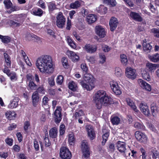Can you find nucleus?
I'll return each instance as SVG.
<instances>
[{
	"instance_id": "f03ea898",
	"label": "nucleus",
	"mask_w": 159,
	"mask_h": 159,
	"mask_svg": "<svg viewBox=\"0 0 159 159\" xmlns=\"http://www.w3.org/2000/svg\"><path fill=\"white\" fill-rule=\"evenodd\" d=\"M84 80L88 84L84 83V80H81L80 84L82 87L88 91L92 90L95 87L94 78L90 74L85 73L84 76Z\"/></svg>"
},
{
	"instance_id": "20e7f679",
	"label": "nucleus",
	"mask_w": 159,
	"mask_h": 159,
	"mask_svg": "<svg viewBox=\"0 0 159 159\" xmlns=\"http://www.w3.org/2000/svg\"><path fill=\"white\" fill-rule=\"evenodd\" d=\"M59 155L62 159H70L72 157L71 152L68 148L65 147L61 148Z\"/></svg>"
},
{
	"instance_id": "864d4df0",
	"label": "nucleus",
	"mask_w": 159,
	"mask_h": 159,
	"mask_svg": "<svg viewBox=\"0 0 159 159\" xmlns=\"http://www.w3.org/2000/svg\"><path fill=\"white\" fill-rule=\"evenodd\" d=\"M64 80V77L62 75L58 76L56 79V83L59 85H61L62 84Z\"/></svg>"
},
{
	"instance_id": "2eb2a0df",
	"label": "nucleus",
	"mask_w": 159,
	"mask_h": 159,
	"mask_svg": "<svg viewBox=\"0 0 159 159\" xmlns=\"http://www.w3.org/2000/svg\"><path fill=\"white\" fill-rule=\"evenodd\" d=\"M140 109L142 112L145 115L148 116L150 114L149 111L146 103L142 102L140 104Z\"/></svg>"
},
{
	"instance_id": "4be33fe9",
	"label": "nucleus",
	"mask_w": 159,
	"mask_h": 159,
	"mask_svg": "<svg viewBox=\"0 0 159 159\" xmlns=\"http://www.w3.org/2000/svg\"><path fill=\"white\" fill-rule=\"evenodd\" d=\"M19 100V98L17 97H15L14 99L11 101L10 103L8 106V107L9 108L13 109L16 108L18 105V102Z\"/></svg>"
},
{
	"instance_id": "e2e57ef3",
	"label": "nucleus",
	"mask_w": 159,
	"mask_h": 159,
	"mask_svg": "<svg viewBox=\"0 0 159 159\" xmlns=\"http://www.w3.org/2000/svg\"><path fill=\"white\" fill-rule=\"evenodd\" d=\"M95 101L96 106L97 108L98 109H100L102 107V103L101 102V100H94Z\"/></svg>"
},
{
	"instance_id": "37998d69",
	"label": "nucleus",
	"mask_w": 159,
	"mask_h": 159,
	"mask_svg": "<svg viewBox=\"0 0 159 159\" xmlns=\"http://www.w3.org/2000/svg\"><path fill=\"white\" fill-rule=\"evenodd\" d=\"M5 7L7 9H10L12 6V3L11 0H4L3 1Z\"/></svg>"
},
{
	"instance_id": "aec40b11",
	"label": "nucleus",
	"mask_w": 159,
	"mask_h": 159,
	"mask_svg": "<svg viewBox=\"0 0 159 159\" xmlns=\"http://www.w3.org/2000/svg\"><path fill=\"white\" fill-rule=\"evenodd\" d=\"M106 93L105 91L102 90L98 91L95 94L93 100H101V99L105 96Z\"/></svg>"
},
{
	"instance_id": "f257e3e1",
	"label": "nucleus",
	"mask_w": 159,
	"mask_h": 159,
	"mask_svg": "<svg viewBox=\"0 0 159 159\" xmlns=\"http://www.w3.org/2000/svg\"><path fill=\"white\" fill-rule=\"evenodd\" d=\"M36 65L40 71L48 74L52 73L54 71L51 56L45 55L38 58Z\"/></svg>"
},
{
	"instance_id": "79ce46f5",
	"label": "nucleus",
	"mask_w": 159,
	"mask_h": 159,
	"mask_svg": "<svg viewBox=\"0 0 159 159\" xmlns=\"http://www.w3.org/2000/svg\"><path fill=\"white\" fill-rule=\"evenodd\" d=\"M131 17L134 20L139 21V14L135 12L131 11L130 14Z\"/></svg>"
},
{
	"instance_id": "423d86ee",
	"label": "nucleus",
	"mask_w": 159,
	"mask_h": 159,
	"mask_svg": "<svg viewBox=\"0 0 159 159\" xmlns=\"http://www.w3.org/2000/svg\"><path fill=\"white\" fill-rule=\"evenodd\" d=\"M62 108L61 106H57L54 111V119L56 124L59 123L62 119Z\"/></svg>"
},
{
	"instance_id": "c756f323",
	"label": "nucleus",
	"mask_w": 159,
	"mask_h": 159,
	"mask_svg": "<svg viewBox=\"0 0 159 159\" xmlns=\"http://www.w3.org/2000/svg\"><path fill=\"white\" fill-rule=\"evenodd\" d=\"M33 14L36 16H42L43 11L40 8H36L32 10Z\"/></svg>"
},
{
	"instance_id": "473e14b6",
	"label": "nucleus",
	"mask_w": 159,
	"mask_h": 159,
	"mask_svg": "<svg viewBox=\"0 0 159 159\" xmlns=\"http://www.w3.org/2000/svg\"><path fill=\"white\" fill-rule=\"evenodd\" d=\"M141 71L142 77L144 79L148 81L150 80L151 79L148 73L144 69H141Z\"/></svg>"
},
{
	"instance_id": "f3484780",
	"label": "nucleus",
	"mask_w": 159,
	"mask_h": 159,
	"mask_svg": "<svg viewBox=\"0 0 159 159\" xmlns=\"http://www.w3.org/2000/svg\"><path fill=\"white\" fill-rule=\"evenodd\" d=\"M143 50L147 53L150 52L152 49V46L150 43H147L146 39H144L142 43Z\"/></svg>"
},
{
	"instance_id": "ea45409f",
	"label": "nucleus",
	"mask_w": 159,
	"mask_h": 159,
	"mask_svg": "<svg viewBox=\"0 0 159 159\" xmlns=\"http://www.w3.org/2000/svg\"><path fill=\"white\" fill-rule=\"evenodd\" d=\"M28 86L29 90H36L38 87L37 84L34 83V81L29 82Z\"/></svg>"
},
{
	"instance_id": "8fccbe9b",
	"label": "nucleus",
	"mask_w": 159,
	"mask_h": 159,
	"mask_svg": "<svg viewBox=\"0 0 159 159\" xmlns=\"http://www.w3.org/2000/svg\"><path fill=\"white\" fill-rule=\"evenodd\" d=\"M48 6L49 10L51 11H53L56 8L55 2H49L48 4Z\"/></svg>"
},
{
	"instance_id": "774afa93",
	"label": "nucleus",
	"mask_w": 159,
	"mask_h": 159,
	"mask_svg": "<svg viewBox=\"0 0 159 159\" xmlns=\"http://www.w3.org/2000/svg\"><path fill=\"white\" fill-rule=\"evenodd\" d=\"M5 141L7 144L9 146H11L13 144V140L7 137L5 139Z\"/></svg>"
},
{
	"instance_id": "c9c22d12",
	"label": "nucleus",
	"mask_w": 159,
	"mask_h": 159,
	"mask_svg": "<svg viewBox=\"0 0 159 159\" xmlns=\"http://www.w3.org/2000/svg\"><path fill=\"white\" fill-rule=\"evenodd\" d=\"M81 6V3L78 1H76L70 4V7L72 9H77Z\"/></svg>"
},
{
	"instance_id": "680f3d73",
	"label": "nucleus",
	"mask_w": 159,
	"mask_h": 159,
	"mask_svg": "<svg viewBox=\"0 0 159 159\" xmlns=\"http://www.w3.org/2000/svg\"><path fill=\"white\" fill-rule=\"evenodd\" d=\"M26 78L27 81L29 82L34 81V77L31 74L29 73L27 74L26 75Z\"/></svg>"
},
{
	"instance_id": "5fc2aeb1",
	"label": "nucleus",
	"mask_w": 159,
	"mask_h": 159,
	"mask_svg": "<svg viewBox=\"0 0 159 159\" xmlns=\"http://www.w3.org/2000/svg\"><path fill=\"white\" fill-rule=\"evenodd\" d=\"M47 34L54 38H56V36L55 35V31L52 29H47Z\"/></svg>"
},
{
	"instance_id": "4d7b16f0",
	"label": "nucleus",
	"mask_w": 159,
	"mask_h": 159,
	"mask_svg": "<svg viewBox=\"0 0 159 159\" xmlns=\"http://www.w3.org/2000/svg\"><path fill=\"white\" fill-rule=\"evenodd\" d=\"M147 126L152 131L154 132H157V130L156 129L154 125L151 123H148L147 124Z\"/></svg>"
},
{
	"instance_id": "a878e982",
	"label": "nucleus",
	"mask_w": 159,
	"mask_h": 159,
	"mask_svg": "<svg viewBox=\"0 0 159 159\" xmlns=\"http://www.w3.org/2000/svg\"><path fill=\"white\" fill-rule=\"evenodd\" d=\"M75 138L74 134L72 132L68 135V142L70 145H73L75 142Z\"/></svg>"
},
{
	"instance_id": "49530a36",
	"label": "nucleus",
	"mask_w": 159,
	"mask_h": 159,
	"mask_svg": "<svg viewBox=\"0 0 159 159\" xmlns=\"http://www.w3.org/2000/svg\"><path fill=\"white\" fill-rule=\"evenodd\" d=\"M36 91L35 92L38 93H39L40 94H44L45 93V89L43 87V85H41L38 87H37L36 89Z\"/></svg>"
},
{
	"instance_id": "4468645a",
	"label": "nucleus",
	"mask_w": 159,
	"mask_h": 159,
	"mask_svg": "<svg viewBox=\"0 0 159 159\" xmlns=\"http://www.w3.org/2000/svg\"><path fill=\"white\" fill-rule=\"evenodd\" d=\"M110 130L106 128L103 129L102 130L103 134L102 135V146L105 145L108 139L109 135Z\"/></svg>"
},
{
	"instance_id": "3c124183",
	"label": "nucleus",
	"mask_w": 159,
	"mask_h": 159,
	"mask_svg": "<svg viewBox=\"0 0 159 159\" xmlns=\"http://www.w3.org/2000/svg\"><path fill=\"white\" fill-rule=\"evenodd\" d=\"M66 130V127L64 124H61L60 126V135H63L65 134Z\"/></svg>"
},
{
	"instance_id": "bb28decb",
	"label": "nucleus",
	"mask_w": 159,
	"mask_h": 159,
	"mask_svg": "<svg viewBox=\"0 0 159 159\" xmlns=\"http://www.w3.org/2000/svg\"><path fill=\"white\" fill-rule=\"evenodd\" d=\"M16 20H9L7 22V24L13 28L20 26L21 25L20 23L16 22Z\"/></svg>"
},
{
	"instance_id": "09e8293b",
	"label": "nucleus",
	"mask_w": 159,
	"mask_h": 159,
	"mask_svg": "<svg viewBox=\"0 0 159 159\" xmlns=\"http://www.w3.org/2000/svg\"><path fill=\"white\" fill-rule=\"evenodd\" d=\"M44 143L45 144V146L46 147H48L51 145V143L49 142L48 138V133H46L45 137L44 138Z\"/></svg>"
},
{
	"instance_id": "39448f33",
	"label": "nucleus",
	"mask_w": 159,
	"mask_h": 159,
	"mask_svg": "<svg viewBox=\"0 0 159 159\" xmlns=\"http://www.w3.org/2000/svg\"><path fill=\"white\" fill-rule=\"evenodd\" d=\"M56 24L57 26L59 28H63L66 22V18L63 13L59 12L56 16Z\"/></svg>"
},
{
	"instance_id": "2f4dec72",
	"label": "nucleus",
	"mask_w": 159,
	"mask_h": 159,
	"mask_svg": "<svg viewBox=\"0 0 159 159\" xmlns=\"http://www.w3.org/2000/svg\"><path fill=\"white\" fill-rule=\"evenodd\" d=\"M148 57L150 60L154 62H157L159 61V54L156 53L150 55H148Z\"/></svg>"
},
{
	"instance_id": "f704fd0d",
	"label": "nucleus",
	"mask_w": 159,
	"mask_h": 159,
	"mask_svg": "<svg viewBox=\"0 0 159 159\" xmlns=\"http://www.w3.org/2000/svg\"><path fill=\"white\" fill-rule=\"evenodd\" d=\"M151 109L152 115L153 116H155L156 115L157 110V107L156 103L153 102L151 104Z\"/></svg>"
},
{
	"instance_id": "4c0bfd02",
	"label": "nucleus",
	"mask_w": 159,
	"mask_h": 159,
	"mask_svg": "<svg viewBox=\"0 0 159 159\" xmlns=\"http://www.w3.org/2000/svg\"><path fill=\"white\" fill-rule=\"evenodd\" d=\"M120 121V118L117 116H115L111 117V122L113 125H118Z\"/></svg>"
},
{
	"instance_id": "b1692460",
	"label": "nucleus",
	"mask_w": 159,
	"mask_h": 159,
	"mask_svg": "<svg viewBox=\"0 0 159 159\" xmlns=\"http://www.w3.org/2000/svg\"><path fill=\"white\" fill-rule=\"evenodd\" d=\"M87 20L89 24H91L97 20V16L93 14H89L87 16Z\"/></svg>"
},
{
	"instance_id": "412c9836",
	"label": "nucleus",
	"mask_w": 159,
	"mask_h": 159,
	"mask_svg": "<svg viewBox=\"0 0 159 159\" xmlns=\"http://www.w3.org/2000/svg\"><path fill=\"white\" fill-rule=\"evenodd\" d=\"M146 66L150 71H153L159 67V64L148 62L146 64Z\"/></svg>"
},
{
	"instance_id": "c03bdc74",
	"label": "nucleus",
	"mask_w": 159,
	"mask_h": 159,
	"mask_svg": "<svg viewBox=\"0 0 159 159\" xmlns=\"http://www.w3.org/2000/svg\"><path fill=\"white\" fill-rule=\"evenodd\" d=\"M120 58L122 63L124 65H126L128 61L127 56L124 54H121L120 55Z\"/></svg>"
},
{
	"instance_id": "a18cd8bd",
	"label": "nucleus",
	"mask_w": 159,
	"mask_h": 159,
	"mask_svg": "<svg viewBox=\"0 0 159 159\" xmlns=\"http://www.w3.org/2000/svg\"><path fill=\"white\" fill-rule=\"evenodd\" d=\"M151 155L153 159H159V154L158 152L154 149L152 150L151 152Z\"/></svg>"
},
{
	"instance_id": "69168bd1",
	"label": "nucleus",
	"mask_w": 159,
	"mask_h": 159,
	"mask_svg": "<svg viewBox=\"0 0 159 159\" xmlns=\"http://www.w3.org/2000/svg\"><path fill=\"white\" fill-rule=\"evenodd\" d=\"M151 32L154 33L156 37L159 38V30L158 29L153 28L151 30Z\"/></svg>"
},
{
	"instance_id": "0eeeda50",
	"label": "nucleus",
	"mask_w": 159,
	"mask_h": 159,
	"mask_svg": "<svg viewBox=\"0 0 159 159\" xmlns=\"http://www.w3.org/2000/svg\"><path fill=\"white\" fill-rule=\"evenodd\" d=\"M87 53L90 54L94 53L97 50V47L96 45L91 44L90 43H86L83 48Z\"/></svg>"
},
{
	"instance_id": "cd10ccee",
	"label": "nucleus",
	"mask_w": 159,
	"mask_h": 159,
	"mask_svg": "<svg viewBox=\"0 0 159 159\" xmlns=\"http://www.w3.org/2000/svg\"><path fill=\"white\" fill-rule=\"evenodd\" d=\"M57 128L55 127L52 128L49 131V136L52 138H55L57 137Z\"/></svg>"
},
{
	"instance_id": "052dcab7",
	"label": "nucleus",
	"mask_w": 159,
	"mask_h": 159,
	"mask_svg": "<svg viewBox=\"0 0 159 159\" xmlns=\"http://www.w3.org/2000/svg\"><path fill=\"white\" fill-rule=\"evenodd\" d=\"M19 10L18 7L16 5H14L12 6L9 10L7 11V12L9 14L11 13L12 12Z\"/></svg>"
},
{
	"instance_id": "0e129e2a",
	"label": "nucleus",
	"mask_w": 159,
	"mask_h": 159,
	"mask_svg": "<svg viewBox=\"0 0 159 159\" xmlns=\"http://www.w3.org/2000/svg\"><path fill=\"white\" fill-rule=\"evenodd\" d=\"M99 57L101 59V60L100 61V63L103 64L105 62L106 58L105 55L103 53H100Z\"/></svg>"
},
{
	"instance_id": "338daca9",
	"label": "nucleus",
	"mask_w": 159,
	"mask_h": 159,
	"mask_svg": "<svg viewBox=\"0 0 159 159\" xmlns=\"http://www.w3.org/2000/svg\"><path fill=\"white\" fill-rule=\"evenodd\" d=\"M49 100L47 97L46 96L44 97L42 99V106H43L48 105V101Z\"/></svg>"
},
{
	"instance_id": "72a5a7b5",
	"label": "nucleus",
	"mask_w": 159,
	"mask_h": 159,
	"mask_svg": "<svg viewBox=\"0 0 159 159\" xmlns=\"http://www.w3.org/2000/svg\"><path fill=\"white\" fill-rule=\"evenodd\" d=\"M68 87L70 90L74 92L76 91L78 88L76 84L73 81L69 83Z\"/></svg>"
},
{
	"instance_id": "7ed1b4c3",
	"label": "nucleus",
	"mask_w": 159,
	"mask_h": 159,
	"mask_svg": "<svg viewBox=\"0 0 159 159\" xmlns=\"http://www.w3.org/2000/svg\"><path fill=\"white\" fill-rule=\"evenodd\" d=\"M80 148L83 153V157L85 159L89 158L90 154V148L86 140L82 141Z\"/></svg>"
},
{
	"instance_id": "a211bd4d",
	"label": "nucleus",
	"mask_w": 159,
	"mask_h": 159,
	"mask_svg": "<svg viewBox=\"0 0 159 159\" xmlns=\"http://www.w3.org/2000/svg\"><path fill=\"white\" fill-rule=\"evenodd\" d=\"M101 100V102L104 105L107 106V105L111 104L112 103V99L111 98L107 95L106 94Z\"/></svg>"
},
{
	"instance_id": "a19ab883",
	"label": "nucleus",
	"mask_w": 159,
	"mask_h": 159,
	"mask_svg": "<svg viewBox=\"0 0 159 159\" xmlns=\"http://www.w3.org/2000/svg\"><path fill=\"white\" fill-rule=\"evenodd\" d=\"M0 39L2 40V42L5 43H7L10 42L11 39L8 36H3L0 34Z\"/></svg>"
},
{
	"instance_id": "6ab92c4d",
	"label": "nucleus",
	"mask_w": 159,
	"mask_h": 159,
	"mask_svg": "<svg viewBox=\"0 0 159 159\" xmlns=\"http://www.w3.org/2000/svg\"><path fill=\"white\" fill-rule=\"evenodd\" d=\"M67 55L70 59L73 61H78L79 59V56L73 51H68L67 52Z\"/></svg>"
},
{
	"instance_id": "393cba45",
	"label": "nucleus",
	"mask_w": 159,
	"mask_h": 159,
	"mask_svg": "<svg viewBox=\"0 0 159 159\" xmlns=\"http://www.w3.org/2000/svg\"><path fill=\"white\" fill-rule=\"evenodd\" d=\"M5 115L7 118L12 120L16 117V114L14 111H7L5 113Z\"/></svg>"
},
{
	"instance_id": "bf43d9fd",
	"label": "nucleus",
	"mask_w": 159,
	"mask_h": 159,
	"mask_svg": "<svg viewBox=\"0 0 159 159\" xmlns=\"http://www.w3.org/2000/svg\"><path fill=\"white\" fill-rule=\"evenodd\" d=\"M141 25H143V26H140L142 28V29L140 28V31H143L144 30V25L146 24V22L144 20H143V18L140 16V24Z\"/></svg>"
},
{
	"instance_id": "1a4fd4ad",
	"label": "nucleus",
	"mask_w": 159,
	"mask_h": 159,
	"mask_svg": "<svg viewBox=\"0 0 159 159\" xmlns=\"http://www.w3.org/2000/svg\"><path fill=\"white\" fill-rule=\"evenodd\" d=\"M117 149L121 153H123L124 156H126V143L124 142L118 141L117 143Z\"/></svg>"
},
{
	"instance_id": "13d9d810",
	"label": "nucleus",
	"mask_w": 159,
	"mask_h": 159,
	"mask_svg": "<svg viewBox=\"0 0 159 159\" xmlns=\"http://www.w3.org/2000/svg\"><path fill=\"white\" fill-rule=\"evenodd\" d=\"M122 71L120 68L118 67L116 68L115 74L117 77H120L121 75Z\"/></svg>"
},
{
	"instance_id": "e433bc0d",
	"label": "nucleus",
	"mask_w": 159,
	"mask_h": 159,
	"mask_svg": "<svg viewBox=\"0 0 159 159\" xmlns=\"http://www.w3.org/2000/svg\"><path fill=\"white\" fill-rule=\"evenodd\" d=\"M39 95L38 93L34 92L32 94V98L33 100V103L34 106L36 105V103L38 102L39 98Z\"/></svg>"
},
{
	"instance_id": "9b49d317",
	"label": "nucleus",
	"mask_w": 159,
	"mask_h": 159,
	"mask_svg": "<svg viewBox=\"0 0 159 159\" xmlns=\"http://www.w3.org/2000/svg\"><path fill=\"white\" fill-rule=\"evenodd\" d=\"M95 32L96 34L101 38H104L106 34L105 29L100 25L97 26L95 27Z\"/></svg>"
},
{
	"instance_id": "7c9ffc66",
	"label": "nucleus",
	"mask_w": 159,
	"mask_h": 159,
	"mask_svg": "<svg viewBox=\"0 0 159 159\" xmlns=\"http://www.w3.org/2000/svg\"><path fill=\"white\" fill-rule=\"evenodd\" d=\"M126 101L128 105L130 106L135 111H137V107L133 101L131 99L129 98H127L126 99Z\"/></svg>"
},
{
	"instance_id": "f8f14e48",
	"label": "nucleus",
	"mask_w": 159,
	"mask_h": 159,
	"mask_svg": "<svg viewBox=\"0 0 159 159\" xmlns=\"http://www.w3.org/2000/svg\"><path fill=\"white\" fill-rule=\"evenodd\" d=\"M118 23V20L115 17H112L111 18L109 23L111 31L113 32L116 29Z\"/></svg>"
},
{
	"instance_id": "6e6d98bb",
	"label": "nucleus",
	"mask_w": 159,
	"mask_h": 159,
	"mask_svg": "<svg viewBox=\"0 0 159 159\" xmlns=\"http://www.w3.org/2000/svg\"><path fill=\"white\" fill-rule=\"evenodd\" d=\"M81 68L84 73H87L88 71V67L85 63H82L81 65Z\"/></svg>"
},
{
	"instance_id": "ddd939ff",
	"label": "nucleus",
	"mask_w": 159,
	"mask_h": 159,
	"mask_svg": "<svg viewBox=\"0 0 159 159\" xmlns=\"http://www.w3.org/2000/svg\"><path fill=\"white\" fill-rule=\"evenodd\" d=\"M86 128L88 137L91 140H93L95 137V131L93 127L91 125H89L86 126Z\"/></svg>"
},
{
	"instance_id": "c85d7f7f",
	"label": "nucleus",
	"mask_w": 159,
	"mask_h": 159,
	"mask_svg": "<svg viewBox=\"0 0 159 159\" xmlns=\"http://www.w3.org/2000/svg\"><path fill=\"white\" fill-rule=\"evenodd\" d=\"M3 55L7 66V67L10 68L11 63L10 57L7 53L6 52L4 53Z\"/></svg>"
},
{
	"instance_id": "5701e85b",
	"label": "nucleus",
	"mask_w": 159,
	"mask_h": 159,
	"mask_svg": "<svg viewBox=\"0 0 159 159\" xmlns=\"http://www.w3.org/2000/svg\"><path fill=\"white\" fill-rule=\"evenodd\" d=\"M96 11L98 13L102 15H104L106 14L107 11V7L103 5H100L96 9Z\"/></svg>"
},
{
	"instance_id": "603ef678",
	"label": "nucleus",
	"mask_w": 159,
	"mask_h": 159,
	"mask_svg": "<svg viewBox=\"0 0 159 159\" xmlns=\"http://www.w3.org/2000/svg\"><path fill=\"white\" fill-rule=\"evenodd\" d=\"M140 142H146L147 140V137L145 134L143 133H141L140 134Z\"/></svg>"
},
{
	"instance_id": "dca6fc26",
	"label": "nucleus",
	"mask_w": 159,
	"mask_h": 159,
	"mask_svg": "<svg viewBox=\"0 0 159 159\" xmlns=\"http://www.w3.org/2000/svg\"><path fill=\"white\" fill-rule=\"evenodd\" d=\"M140 84L141 87L144 90L150 92L151 90V87L150 84L143 80L140 79Z\"/></svg>"
},
{
	"instance_id": "de8ad7c7",
	"label": "nucleus",
	"mask_w": 159,
	"mask_h": 159,
	"mask_svg": "<svg viewBox=\"0 0 159 159\" xmlns=\"http://www.w3.org/2000/svg\"><path fill=\"white\" fill-rule=\"evenodd\" d=\"M154 4L155 3L153 2H150L148 5V7L152 12L155 13H157V10L154 6Z\"/></svg>"
},
{
	"instance_id": "58836bf2",
	"label": "nucleus",
	"mask_w": 159,
	"mask_h": 159,
	"mask_svg": "<svg viewBox=\"0 0 159 159\" xmlns=\"http://www.w3.org/2000/svg\"><path fill=\"white\" fill-rule=\"evenodd\" d=\"M84 115V111L82 110H80L78 111L75 112L74 115V117L75 119H77L78 118H82L81 117Z\"/></svg>"
},
{
	"instance_id": "9d476101",
	"label": "nucleus",
	"mask_w": 159,
	"mask_h": 159,
	"mask_svg": "<svg viewBox=\"0 0 159 159\" xmlns=\"http://www.w3.org/2000/svg\"><path fill=\"white\" fill-rule=\"evenodd\" d=\"M110 85L113 92L116 95H120L121 93V91L119 86L117 83L114 81L111 82Z\"/></svg>"
},
{
	"instance_id": "6e6552de",
	"label": "nucleus",
	"mask_w": 159,
	"mask_h": 159,
	"mask_svg": "<svg viewBox=\"0 0 159 159\" xmlns=\"http://www.w3.org/2000/svg\"><path fill=\"white\" fill-rule=\"evenodd\" d=\"M125 73L128 78L134 79L136 78V70L130 67H127L126 68Z\"/></svg>"
}]
</instances>
